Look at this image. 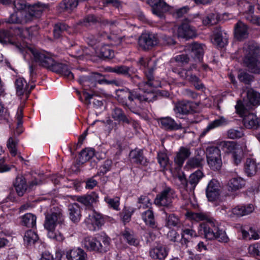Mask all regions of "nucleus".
Wrapping results in <instances>:
<instances>
[{
	"mask_svg": "<svg viewBox=\"0 0 260 260\" xmlns=\"http://www.w3.org/2000/svg\"><path fill=\"white\" fill-rule=\"evenodd\" d=\"M254 208L252 204L247 205H238L233 208L229 215L230 217L243 216L249 214L253 212Z\"/></svg>",
	"mask_w": 260,
	"mask_h": 260,
	"instance_id": "obj_20",
	"label": "nucleus"
},
{
	"mask_svg": "<svg viewBox=\"0 0 260 260\" xmlns=\"http://www.w3.org/2000/svg\"><path fill=\"white\" fill-rule=\"evenodd\" d=\"M138 43L142 48L148 49L158 43V38L154 34L144 33L139 37Z\"/></svg>",
	"mask_w": 260,
	"mask_h": 260,
	"instance_id": "obj_16",
	"label": "nucleus"
},
{
	"mask_svg": "<svg viewBox=\"0 0 260 260\" xmlns=\"http://www.w3.org/2000/svg\"><path fill=\"white\" fill-rule=\"evenodd\" d=\"M86 222L90 230L96 231L104 224V219L100 214L93 211L89 214Z\"/></svg>",
	"mask_w": 260,
	"mask_h": 260,
	"instance_id": "obj_17",
	"label": "nucleus"
},
{
	"mask_svg": "<svg viewBox=\"0 0 260 260\" xmlns=\"http://www.w3.org/2000/svg\"><path fill=\"white\" fill-rule=\"evenodd\" d=\"M151 205L150 200L147 196H141L138 199V207L139 209L149 208Z\"/></svg>",
	"mask_w": 260,
	"mask_h": 260,
	"instance_id": "obj_54",
	"label": "nucleus"
},
{
	"mask_svg": "<svg viewBox=\"0 0 260 260\" xmlns=\"http://www.w3.org/2000/svg\"><path fill=\"white\" fill-rule=\"evenodd\" d=\"M63 220V218L60 211L52 212L46 216L44 226L48 230V236L49 238L58 241L63 240V236L60 233L54 231L56 224L61 223Z\"/></svg>",
	"mask_w": 260,
	"mask_h": 260,
	"instance_id": "obj_7",
	"label": "nucleus"
},
{
	"mask_svg": "<svg viewBox=\"0 0 260 260\" xmlns=\"http://www.w3.org/2000/svg\"><path fill=\"white\" fill-rule=\"evenodd\" d=\"M194 64H192L188 70L182 69L179 70L177 69H173V72L177 73L181 78L185 79L194 84L195 87L198 89H202L204 86L200 82V79L192 73L193 69H196Z\"/></svg>",
	"mask_w": 260,
	"mask_h": 260,
	"instance_id": "obj_13",
	"label": "nucleus"
},
{
	"mask_svg": "<svg viewBox=\"0 0 260 260\" xmlns=\"http://www.w3.org/2000/svg\"><path fill=\"white\" fill-rule=\"evenodd\" d=\"M229 35L224 31L218 30L214 34V42L220 47H223L228 44Z\"/></svg>",
	"mask_w": 260,
	"mask_h": 260,
	"instance_id": "obj_29",
	"label": "nucleus"
},
{
	"mask_svg": "<svg viewBox=\"0 0 260 260\" xmlns=\"http://www.w3.org/2000/svg\"><path fill=\"white\" fill-rule=\"evenodd\" d=\"M70 219L74 222H78L81 218L80 209L77 204H70L68 207Z\"/></svg>",
	"mask_w": 260,
	"mask_h": 260,
	"instance_id": "obj_33",
	"label": "nucleus"
},
{
	"mask_svg": "<svg viewBox=\"0 0 260 260\" xmlns=\"http://www.w3.org/2000/svg\"><path fill=\"white\" fill-rule=\"evenodd\" d=\"M243 132L242 129H231L228 132V136L230 139H235L241 138L243 136Z\"/></svg>",
	"mask_w": 260,
	"mask_h": 260,
	"instance_id": "obj_59",
	"label": "nucleus"
},
{
	"mask_svg": "<svg viewBox=\"0 0 260 260\" xmlns=\"http://www.w3.org/2000/svg\"><path fill=\"white\" fill-rule=\"evenodd\" d=\"M77 0H63L59 5V8L62 11L69 13L72 12L78 6Z\"/></svg>",
	"mask_w": 260,
	"mask_h": 260,
	"instance_id": "obj_39",
	"label": "nucleus"
},
{
	"mask_svg": "<svg viewBox=\"0 0 260 260\" xmlns=\"http://www.w3.org/2000/svg\"><path fill=\"white\" fill-rule=\"evenodd\" d=\"M139 62L140 64L145 68L144 73L148 81L139 83L138 86L140 89L143 90L145 93H149L152 91V87L155 86L152 82L153 78L152 72L154 70L153 68L154 61L147 58H142Z\"/></svg>",
	"mask_w": 260,
	"mask_h": 260,
	"instance_id": "obj_8",
	"label": "nucleus"
},
{
	"mask_svg": "<svg viewBox=\"0 0 260 260\" xmlns=\"http://www.w3.org/2000/svg\"><path fill=\"white\" fill-rule=\"evenodd\" d=\"M220 185L219 182L215 180H211L206 188V196L210 202L215 201L218 199L220 194Z\"/></svg>",
	"mask_w": 260,
	"mask_h": 260,
	"instance_id": "obj_15",
	"label": "nucleus"
},
{
	"mask_svg": "<svg viewBox=\"0 0 260 260\" xmlns=\"http://www.w3.org/2000/svg\"><path fill=\"white\" fill-rule=\"evenodd\" d=\"M245 64L250 72L259 74L260 62L258 61L257 55L259 53V47L255 42H249L245 43L242 49L239 50Z\"/></svg>",
	"mask_w": 260,
	"mask_h": 260,
	"instance_id": "obj_5",
	"label": "nucleus"
},
{
	"mask_svg": "<svg viewBox=\"0 0 260 260\" xmlns=\"http://www.w3.org/2000/svg\"><path fill=\"white\" fill-rule=\"evenodd\" d=\"M247 100L248 106L260 104V93L252 88L247 91Z\"/></svg>",
	"mask_w": 260,
	"mask_h": 260,
	"instance_id": "obj_32",
	"label": "nucleus"
},
{
	"mask_svg": "<svg viewBox=\"0 0 260 260\" xmlns=\"http://www.w3.org/2000/svg\"><path fill=\"white\" fill-rule=\"evenodd\" d=\"M112 118L118 122V123H128L129 120L125 115L123 111L118 108L114 109L111 113Z\"/></svg>",
	"mask_w": 260,
	"mask_h": 260,
	"instance_id": "obj_37",
	"label": "nucleus"
},
{
	"mask_svg": "<svg viewBox=\"0 0 260 260\" xmlns=\"http://www.w3.org/2000/svg\"><path fill=\"white\" fill-rule=\"evenodd\" d=\"M16 93L18 95H22L24 94L27 87V83L23 78H18L15 81Z\"/></svg>",
	"mask_w": 260,
	"mask_h": 260,
	"instance_id": "obj_47",
	"label": "nucleus"
},
{
	"mask_svg": "<svg viewBox=\"0 0 260 260\" xmlns=\"http://www.w3.org/2000/svg\"><path fill=\"white\" fill-rule=\"evenodd\" d=\"M245 181L241 177H236L231 179L228 183V189L230 191H236L242 188Z\"/></svg>",
	"mask_w": 260,
	"mask_h": 260,
	"instance_id": "obj_34",
	"label": "nucleus"
},
{
	"mask_svg": "<svg viewBox=\"0 0 260 260\" xmlns=\"http://www.w3.org/2000/svg\"><path fill=\"white\" fill-rule=\"evenodd\" d=\"M105 200L108 205L115 210L118 209L119 201L118 198L112 199L108 197L105 198Z\"/></svg>",
	"mask_w": 260,
	"mask_h": 260,
	"instance_id": "obj_61",
	"label": "nucleus"
},
{
	"mask_svg": "<svg viewBox=\"0 0 260 260\" xmlns=\"http://www.w3.org/2000/svg\"><path fill=\"white\" fill-rule=\"evenodd\" d=\"M18 140L15 137H10L7 142V146L11 153L13 156L17 154V146Z\"/></svg>",
	"mask_w": 260,
	"mask_h": 260,
	"instance_id": "obj_48",
	"label": "nucleus"
},
{
	"mask_svg": "<svg viewBox=\"0 0 260 260\" xmlns=\"http://www.w3.org/2000/svg\"><path fill=\"white\" fill-rule=\"evenodd\" d=\"M10 231L6 230L0 231V248L4 247L8 243V241L4 236H10Z\"/></svg>",
	"mask_w": 260,
	"mask_h": 260,
	"instance_id": "obj_62",
	"label": "nucleus"
},
{
	"mask_svg": "<svg viewBox=\"0 0 260 260\" xmlns=\"http://www.w3.org/2000/svg\"><path fill=\"white\" fill-rule=\"evenodd\" d=\"M98 200L99 196L94 192H92L89 194L78 198L79 202L86 206H90L93 203H96Z\"/></svg>",
	"mask_w": 260,
	"mask_h": 260,
	"instance_id": "obj_41",
	"label": "nucleus"
},
{
	"mask_svg": "<svg viewBox=\"0 0 260 260\" xmlns=\"http://www.w3.org/2000/svg\"><path fill=\"white\" fill-rule=\"evenodd\" d=\"M112 161L111 160L107 159L105 160L104 164L100 167V172L103 174H105L109 171L111 168Z\"/></svg>",
	"mask_w": 260,
	"mask_h": 260,
	"instance_id": "obj_64",
	"label": "nucleus"
},
{
	"mask_svg": "<svg viewBox=\"0 0 260 260\" xmlns=\"http://www.w3.org/2000/svg\"><path fill=\"white\" fill-rule=\"evenodd\" d=\"M203 176V174L202 172L200 170H198L190 175L188 182H186V180L184 177L180 176L179 178L182 183L186 184L187 186L190 185V189L193 191Z\"/></svg>",
	"mask_w": 260,
	"mask_h": 260,
	"instance_id": "obj_25",
	"label": "nucleus"
},
{
	"mask_svg": "<svg viewBox=\"0 0 260 260\" xmlns=\"http://www.w3.org/2000/svg\"><path fill=\"white\" fill-rule=\"evenodd\" d=\"M158 123L161 128L168 131H176L181 128L180 123H178L170 117H161L158 119Z\"/></svg>",
	"mask_w": 260,
	"mask_h": 260,
	"instance_id": "obj_21",
	"label": "nucleus"
},
{
	"mask_svg": "<svg viewBox=\"0 0 260 260\" xmlns=\"http://www.w3.org/2000/svg\"><path fill=\"white\" fill-rule=\"evenodd\" d=\"M219 20L217 13H211L203 19V23L205 25H212L216 24Z\"/></svg>",
	"mask_w": 260,
	"mask_h": 260,
	"instance_id": "obj_49",
	"label": "nucleus"
},
{
	"mask_svg": "<svg viewBox=\"0 0 260 260\" xmlns=\"http://www.w3.org/2000/svg\"><path fill=\"white\" fill-rule=\"evenodd\" d=\"M96 54L101 58H112L114 56V52L109 46L105 45L98 51Z\"/></svg>",
	"mask_w": 260,
	"mask_h": 260,
	"instance_id": "obj_44",
	"label": "nucleus"
},
{
	"mask_svg": "<svg viewBox=\"0 0 260 260\" xmlns=\"http://www.w3.org/2000/svg\"><path fill=\"white\" fill-rule=\"evenodd\" d=\"M68 26L64 23H57L54 27L53 34L55 38H58L62 35L63 32L67 30Z\"/></svg>",
	"mask_w": 260,
	"mask_h": 260,
	"instance_id": "obj_55",
	"label": "nucleus"
},
{
	"mask_svg": "<svg viewBox=\"0 0 260 260\" xmlns=\"http://www.w3.org/2000/svg\"><path fill=\"white\" fill-rule=\"evenodd\" d=\"M241 232L244 239L258 240L260 238V232L253 228H250L248 231L242 230Z\"/></svg>",
	"mask_w": 260,
	"mask_h": 260,
	"instance_id": "obj_45",
	"label": "nucleus"
},
{
	"mask_svg": "<svg viewBox=\"0 0 260 260\" xmlns=\"http://www.w3.org/2000/svg\"><path fill=\"white\" fill-rule=\"evenodd\" d=\"M206 153L210 169L214 171L220 170L222 164L220 149L217 147L210 146L207 148Z\"/></svg>",
	"mask_w": 260,
	"mask_h": 260,
	"instance_id": "obj_9",
	"label": "nucleus"
},
{
	"mask_svg": "<svg viewBox=\"0 0 260 260\" xmlns=\"http://www.w3.org/2000/svg\"><path fill=\"white\" fill-rule=\"evenodd\" d=\"M19 32V35L21 37L27 39H31L34 36H36L38 34V27L34 26L30 28L25 29H18Z\"/></svg>",
	"mask_w": 260,
	"mask_h": 260,
	"instance_id": "obj_42",
	"label": "nucleus"
},
{
	"mask_svg": "<svg viewBox=\"0 0 260 260\" xmlns=\"http://www.w3.org/2000/svg\"><path fill=\"white\" fill-rule=\"evenodd\" d=\"M66 257L68 260H88L86 253L80 248H73L67 251Z\"/></svg>",
	"mask_w": 260,
	"mask_h": 260,
	"instance_id": "obj_27",
	"label": "nucleus"
},
{
	"mask_svg": "<svg viewBox=\"0 0 260 260\" xmlns=\"http://www.w3.org/2000/svg\"><path fill=\"white\" fill-rule=\"evenodd\" d=\"M190 154V150L188 148L184 147H181L175 158V163L179 166H181Z\"/></svg>",
	"mask_w": 260,
	"mask_h": 260,
	"instance_id": "obj_35",
	"label": "nucleus"
},
{
	"mask_svg": "<svg viewBox=\"0 0 260 260\" xmlns=\"http://www.w3.org/2000/svg\"><path fill=\"white\" fill-rule=\"evenodd\" d=\"M96 156L95 151L92 148H87L83 150L80 153L79 161L83 164L89 160L93 156Z\"/></svg>",
	"mask_w": 260,
	"mask_h": 260,
	"instance_id": "obj_43",
	"label": "nucleus"
},
{
	"mask_svg": "<svg viewBox=\"0 0 260 260\" xmlns=\"http://www.w3.org/2000/svg\"><path fill=\"white\" fill-rule=\"evenodd\" d=\"M182 238L185 242L198 236L197 233L192 228H183L181 232Z\"/></svg>",
	"mask_w": 260,
	"mask_h": 260,
	"instance_id": "obj_51",
	"label": "nucleus"
},
{
	"mask_svg": "<svg viewBox=\"0 0 260 260\" xmlns=\"http://www.w3.org/2000/svg\"><path fill=\"white\" fill-rule=\"evenodd\" d=\"M157 160L160 167L165 169L168 164L169 158L167 154L164 152H159L157 154Z\"/></svg>",
	"mask_w": 260,
	"mask_h": 260,
	"instance_id": "obj_56",
	"label": "nucleus"
},
{
	"mask_svg": "<svg viewBox=\"0 0 260 260\" xmlns=\"http://www.w3.org/2000/svg\"><path fill=\"white\" fill-rule=\"evenodd\" d=\"M14 12L8 19V22L23 24L31 21L34 18L41 16L43 12L47 8L46 5L38 3L27 6L24 2L18 1L14 5Z\"/></svg>",
	"mask_w": 260,
	"mask_h": 260,
	"instance_id": "obj_2",
	"label": "nucleus"
},
{
	"mask_svg": "<svg viewBox=\"0 0 260 260\" xmlns=\"http://www.w3.org/2000/svg\"><path fill=\"white\" fill-rule=\"evenodd\" d=\"M147 4L151 7L152 13L160 18L166 13L174 11L173 8L162 0H147Z\"/></svg>",
	"mask_w": 260,
	"mask_h": 260,
	"instance_id": "obj_12",
	"label": "nucleus"
},
{
	"mask_svg": "<svg viewBox=\"0 0 260 260\" xmlns=\"http://www.w3.org/2000/svg\"><path fill=\"white\" fill-rule=\"evenodd\" d=\"M248 252L253 256H260V243H255L248 247Z\"/></svg>",
	"mask_w": 260,
	"mask_h": 260,
	"instance_id": "obj_57",
	"label": "nucleus"
},
{
	"mask_svg": "<svg viewBox=\"0 0 260 260\" xmlns=\"http://www.w3.org/2000/svg\"><path fill=\"white\" fill-rule=\"evenodd\" d=\"M122 235L124 239H125L127 242L131 245L137 246L139 243V240L136 239L135 236L130 233L127 231H125L122 234Z\"/></svg>",
	"mask_w": 260,
	"mask_h": 260,
	"instance_id": "obj_53",
	"label": "nucleus"
},
{
	"mask_svg": "<svg viewBox=\"0 0 260 260\" xmlns=\"http://www.w3.org/2000/svg\"><path fill=\"white\" fill-rule=\"evenodd\" d=\"M248 35L247 26L241 21H239L235 26V36L238 40L247 37Z\"/></svg>",
	"mask_w": 260,
	"mask_h": 260,
	"instance_id": "obj_30",
	"label": "nucleus"
},
{
	"mask_svg": "<svg viewBox=\"0 0 260 260\" xmlns=\"http://www.w3.org/2000/svg\"><path fill=\"white\" fill-rule=\"evenodd\" d=\"M23 239L25 243L27 245H31L37 241L38 239V236L34 231L28 230L25 233Z\"/></svg>",
	"mask_w": 260,
	"mask_h": 260,
	"instance_id": "obj_50",
	"label": "nucleus"
},
{
	"mask_svg": "<svg viewBox=\"0 0 260 260\" xmlns=\"http://www.w3.org/2000/svg\"><path fill=\"white\" fill-rule=\"evenodd\" d=\"M109 72L116 73L118 74L126 75L128 74L129 69L126 66H117L114 68H110Z\"/></svg>",
	"mask_w": 260,
	"mask_h": 260,
	"instance_id": "obj_58",
	"label": "nucleus"
},
{
	"mask_svg": "<svg viewBox=\"0 0 260 260\" xmlns=\"http://www.w3.org/2000/svg\"><path fill=\"white\" fill-rule=\"evenodd\" d=\"M14 186L18 196H22L27 189L25 178L22 176H17L14 183Z\"/></svg>",
	"mask_w": 260,
	"mask_h": 260,
	"instance_id": "obj_31",
	"label": "nucleus"
},
{
	"mask_svg": "<svg viewBox=\"0 0 260 260\" xmlns=\"http://www.w3.org/2000/svg\"><path fill=\"white\" fill-rule=\"evenodd\" d=\"M195 104L188 101H181L175 106L174 110L177 114H186L194 111Z\"/></svg>",
	"mask_w": 260,
	"mask_h": 260,
	"instance_id": "obj_24",
	"label": "nucleus"
},
{
	"mask_svg": "<svg viewBox=\"0 0 260 260\" xmlns=\"http://www.w3.org/2000/svg\"><path fill=\"white\" fill-rule=\"evenodd\" d=\"M116 98L123 106L128 107L133 112L137 113L141 109L140 103L143 101H148L146 95H141L135 90L127 88L119 89L116 90Z\"/></svg>",
	"mask_w": 260,
	"mask_h": 260,
	"instance_id": "obj_3",
	"label": "nucleus"
},
{
	"mask_svg": "<svg viewBox=\"0 0 260 260\" xmlns=\"http://www.w3.org/2000/svg\"><path fill=\"white\" fill-rule=\"evenodd\" d=\"M99 81H95L93 76L90 77L82 76L79 79V83L82 85L83 88V97H81V100L82 98L84 99V102L87 105L90 104V100L92 99L93 93L88 92V90L93 91V88L95 87L96 82Z\"/></svg>",
	"mask_w": 260,
	"mask_h": 260,
	"instance_id": "obj_11",
	"label": "nucleus"
},
{
	"mask_svg": "<svg viewBox=\"0 0 260 260\" xmlns=\"http://www.w3.org/2000/svg\"><path fill=\"white\" fill-rule=\"evenodd\" d=\"M82 244L88 250L105 252L109 249L110 239L105 235H100L96 238L87 237L84 238Z\"/></svg>",
	"mask_w": 260,
	"mask_h": 260,
	"instance_id": "obj_6",
	"label": "nucleus"
},
{
	"mask_svg": "<svg viewBox=\"0 0 260 260\" xmlns=\"http://www.w3.org/2000/svg\"><path fill=\"white\" fill-rule=\"evenodd\" d=\"M129 156L131 160L134 162L143 164L146 161L143 156V150L141 149H136L132 150Z\"/></svg>",
	"mask_w": 260,
	"mask_h": 260,
	"instance_id": "obj_38",
	"label": "nucleus"
},
{
	"mask_svg": "<svg viewBox=\"0 0 260 260\" xmlns=\"http://www.w3.org/2000/svg\"><path fill=\"white\" fill-rule=\"evenodd\" d=\"M186 217L190 220L195 221H205L200 224L198 228L199 236H204L208 240L216 239L219 242L226 243L229 241V238L225 232L220 229L216 223L212 219H210L205 213L202 212L195 213L187 212L185 214Z\"/></svg>",
	"mask_w": 260,
	"mask_h": 260,
	"instance_id": "obj_1",
	"label": "nucleus"
},
{
	"mask_svg": "<svg viewBox=\"0 0 260 260\" xmlns=\"http://www.w3.org/2000/svg\"><path fill=\"white\" fill-rule=\"evenodd\" d=\"M219 145L225 152L232 153L234 162L236 165L240 163L243 155V151L240 145L236 144L233 141H222Z\"/></svg>",
	"mask_w": 260,
	"mask_h": 260,
	"instance_id": "obj_10",
	"label": "nucleus"
},
{
	"mask_svg": "<svg viewBox=\"0 0 260 260\" xmlns=\"http://www.w3.org/2000/svg\"><path fill=\"white\" fill-rule=\"evenodd\" d=\"M150 255L153 259L165 260L169 253V249L166 246L157 245L150 250Z\"/></svg>",
	"mask_w": 260,
	"mask_h": 260,
	"instance_id": "obj_22",
	"label": "nucleus"
},
{
	"mask_svg": "<svg viewBox=\"0 0 260 260\" xmlns=\"http://www.w3.org/2000/svg\"><path fill=\"white\" fill-rule=\"evenodd\" d=\"M166 214V226L169 228H171L173 226H177L179 223V219L178 217L175 216L174 214Z\"/></svg>",
	"mask_w": 260,
	"mask_h": 260,
	"instance_id": "obj_52",
	"label": "nucleus"
},
{
	"mask_svg": "<svg viewBox=\"0 0 260 260\" xmlns=\"http://www.w3.org/2000/svg\"><path fill=\"white\" fill-rule=\"evenodd\" d=\"M238 78L241 82L246 84L249 83L252 80V77L244 72H241L238 75Z\"/></svg>",
	"mask_w": 260,
	"mask_h": 260,
	"instance_id": "obj_63",
	"label": "nucleus"
},
{
	"mask_svg": "<svg viewBox=\"0 0 260 260\" xmlns=\"http://www.w3.org/2000/svg\"><path fill=\"white\" fill-rule=\"evenodd\" d=\"M175 197V191L170 187H166L156 196L154 203L158 206L169 207Z\"/></svg>",
	"mask_w": 260,
	"mask_h": 260,
	"instance_id": "obj_14",
	"label": "nucleus"
},
{
	"mask_svg": "<svg viewBox=\"0 0 260 260\" xmlns=\"http://www.w3.org/2000/svg\"><path fill=\"white\" fill-rule=\"evenodd\" d=\"M142 219L145 223L153 229L158 230L159 228L155 222L152 211L149 209L144 212L142 214Z\"/></svg>",
	"mask_w": 260,
	"mask_h": 260,
	"instance_id": "obj_36",
	"label": "nucleus"
},
{
	"mask_svg": "<svg viewBox=\"0 0 260 260\" xmlns=\"http://www.w3.org/2000/svg\"><path fill=\"white\" fill-rule=\"evenodd\" d=\"M49 69L53 72L61 74L69 80H72L74 78L73 73L70 71L66 64L61 63H56L54 60L52 66L49 68Z\"/></svg>",
	"mask_w": 260,
	"mask_h": 260,
	"instance_id": "obj_23",
	"label": "nucleus"
},
{
	"mask_svg": "<svg viewBox=\"0 0 260 260\" xmlns=\"http://www.w3.org/2000/svg\"><path fill=\"white\" fill-rule=\"evenodd\" d=\"M187 47V49L190 51L191 55L194 57L196 61L201 62L204 52V45L194 42L189 44Z\"/></svg>",
	"mask_w": 260,
	"mask_h": 260,
	"instance_id": "obj_19",
	"label": "nucleus"
},
{
	"mask_svg": "<svg viewBox=\"0 0 260 260\" xmlns=\"http://www.w3.org/2000/svg\"><path fill=\"white\" fill-rule=\"evenodd\" d=\"M244 126L248 128H257L260 125V122L257 116L253 113H249L243 118Z\"/></svg>",
	"mask_w": 260,
	"mask_h": 260,
	"instance_id": "obj_28",
	"label": "nucleus"
},
{
	"mask_svg": "<svg viewBox=\"0 0 260 260\" xmlns=\"http://www.w3.org/2000/svg\"><path fill=\"white\" fill-rule=\"evenodd\" d=\"M203 161L204 159L202 157L199 156L193 157L191 159H190L188 161L187 164L191 167L196 168L201 166Z\"/></svg>",
	"mask_w": 260,
	"mask_h": 260,
	"instance_id": "obj_60",
	"label": "nucleus"
},
{
	"mask_svg": "<svg viewBox=\"0 0 260 260\" xmlns=\"http://www.w3.org/2000/svg\"><path fill=\"white\" fill-rule=\"evenodd\" d=\"M244 170L248 176H253L257 171L260 172V163L257 164L255 160L253 158H247L244 164Z\"/></svg>",
	"mask_w": 260,
	"mask_h": 260,
	"instance_id": "obj_26",
	"label": "nucleus"
},
{
	"mask_svg": "<svg viewBox=\"0 0 260 260\" xmlns=\"http://www.w3.org/2000/svg\"><path fill=\"white\" fill-rule=\"evenodd\" d=\"M22 223L27 227L33 228L36 224V216L31 213H26L22 217Z\"/></svg>",
	"mask_w": 260,
	"mask_h": 260,
	"instance_id": "obj_46",
	"label": "nucleus"
},
{
	"mask_svg": "<svg viewBox=\"0 0 260 260\" xmlns=\"http://www.w3.org/2000/svg\"><path fill=\"white\" fill-rule=\"evenodd\" d=\"M175 35L178 38L186 39L192 38L196 36V29L188 24L183 23L178 27L177 32Z\"/></svg>",
	"mask_w": 260,
	"mask_h": 260,
	"instance_id": "obj_18",
	"label": "nucleus"
},
{
	"mask_svg": "<svg viewBox=\"0 0 260 260\" xmlns=\"http://www.w3.org/2000/svg\"><path fill=\"white\" fill-rule=\"evenodd\" d=\"M229 123V121L224 117H220L219 118L214 120L210 122L203 132V134H205L209 131L219 126H224Z\"/></svg>",
	"mask_w": 260,
	"mask_h": 260,
	"instance_id": "obj_40",
	"label": "nucleus"
},
{
	"mask_svg": "<svg viewBox=\"0 0 260 260\" xmlns=\"http://www.w3.org/2000/svg\"><path fill=\"white\" fill-rule=\"evenodd\" d=\"M17 47L26 60L30 58L37 64L47 69L50 68L54 63V59L51 55L44 50L29 47L24 43L22 45H17Z\"/></svg>",
	"mask_w": 260,
	"mask_h": 260,
	"instance_id": "obj_4",
	"label": "nucleus"
}]
</instances>
